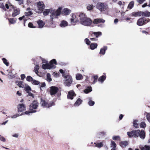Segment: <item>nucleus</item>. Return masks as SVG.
I'll use <instances>...</instances> for the list:
<instances>
[{"mask_svg": "<svg viewBox=\"0 0 150 150\" xmlns=\"http://www.w3.org/2000/svg\"><path fill=\"white\" fill-rule=\"evenodd\" d=\"M95 144H96L95 146L96 147H97L98 148H100L103 146V142H100L99 143H95Z\"/></svg>", "mask_w": 150, "mask_h": 150, "instance_id": "nucleus-36", "label": "nucleus"}, {"mask_svg": "<svg viewBox=\"0 0 150 150\" xmlns=\"http://www.w3.org/2000/svg\"><path fill=\"white\" fill-rule=\"evenodd\" d=\"M146 118L148 121L150 122V113H148L147 114Z\"/></svg>", "mask_w": 150, "mask_h": 150, "instance_id": "nucleus-52", "label": "nucleus"}, {"mask_svg": "<svg viewBox=\"0 0 150 150\" xmlns=\"http://www.w3.org/2000/svg\"><path fill=\"white\" fill-rule=\"evenodd\" d=\"M37 23L39 25V28H42L45 24V23L41 20H39L37 21Z\"/></svg>", "mask_w": 150, "mask_h": 150, "instance_id": "nucleus-21", "label": "nucleus"}, {"mask_svg": "<svg viewBox=\"0 0 150 150\" xmlns=\"http://www.w3.org/2000/svg\"><path fill=\"white\" fill-rule=\"evenodd\" d=\"M132 14V16L134 17L141 16V12L138 11L137 12H133Z\"/></svg>", "mask_w": 150, "mask_h": 150, "instance_id": "nucleus-27", "label": "nucleus"}, {"mask_svg": "<svg viewBox=\"0 0 150 150\" xmlns=\"http://www.w3.org/2000/svg\"><path fill=\"white\" fill-rule=\"evenodd\" d=\"M12 136L16 138H18V134L17 133L14 134L12 135Z\"/></svg>", "mask_w": 150, "mask_h": 150, "instance_id": "nucleus-61", "label": "nucleus"}, {"mask_svg": "<svg viewBox=\"0 0 150 150\" xmlns=\"http://www.w3.org/2000/svg\"><path fill=\"white\" fill-rule=\"evenodd\" d=\"M134 2L133 1H131L129 4L127 8H128L131 9H132L134 6Z\"/></svg>", "mask_w": 150, "mask_h": 150, "instance_id": "nucleus-30", "label": "nucleus"}, {"mask_svg": "<svg viewBox=\"0 0 150 150\" xmlns=\"http://www.w3.org/2000/svg\"><path fill=\"white\" fill-rule=\"evenodd\" d=\"M96 7L101 12H105L107 11L108 9V6L102 3H98L96 5Z\"/></svg>", "mask_w": 150, "mask_h": 150, "instance_id": "nucleus-6", "label": "nucleus"}, {"mask_svg": "<svg viewBox=\"0 0 150 150\" xmlns=\"http://www.w3.org/2000/svg\"><path fill=\"white\" fill-rule=\"evenodd\" d=\"M21 79L22 80H23L25 78V76L24 74H22L21 76Z\"/></svg>", "mask_w": 150, "mask_h": 150, "instance_id": "nucleus-59", "label": "nucleus"}, {"mask_svg": "<svg viewBox=\"0 0 150 150\" xmlns=\"http://www.w3.org/2000/svg\"><path fill=\"white\" fill-rule=\"evenodd\" d=\"M93 34L96 38H98L99 36H101L102 35V33L100 32H94Z\"/></svg>", "mask_w": 150, "mask_h": 150, "instance_id": "nucleus-38", "label": "nucleus"}, {"mask_svg": "<svg viewBox=\"0 0 150 150\" xmlns=\"http://www.w3.org/2000/svg\"><path fill=\"white\" fill-rule=\"evenodd\" d=\"M146 21L143 18L139 19L137 21V24L138 25L141 26L146 23Z\"/></svg>", "mask_w": 150, "mask_h": 150, "instance_id": "nucleus-15", "label": "nucleus"}, {"mask_svg": "<svg viewBox=\"0 0 150 150\" xmlns=\"http://www.w3.org/2000/svg\"><path fill=\"white\" fill-rule=\"evenodd\" d=\"M119 137L118 136H114L112 137V139L113 140H116L119 138Z\"/></svg>", "mask_w": 150, "mask_h": 150, "instance_id": "nucleus-62", "label": "nucleus"}, {"mask_svg": "<svg viewBox=\"0 0 150 150\" xmlns=\"http://www.w3.org/2000/svg\"><path fill=\"white\" fill-rule=\"evenodd\" d=\"M93 78L94 79V80L93 82V84H95L97 81L98 76L97 75H95L93 76Z\"/></svg>", "mask_w": 150, "mask_h": 150, "instance_id": "nucleus-45", "label": "nucleus"}, {"mask_svg": "<svg viewBox=\"0 0 150 150\" xmlns=\"http://www.w3.org/2000/svg\"><path fill=\"white\" fill-rule=\"evenodd\" d=\"M150 147L149 146L145 145L144 147L141 149V150H149ZM135 150H139L138 149H136Z\"/></svg>", "mask_w": 150, "mask_h": 150, "instance_id": "nucleus-39", "label": "nucleus"}, {"mask_svg": "<svg viewBox=\"0 0 150 150\" xmlns=\"http://www.w3.org/2000/svg\"><path fill=\"white\" fill-rule=\"evenodd\" d=\"M39 86L40 87V89H41V88L44 87L45 86V82L42 83L40 82Z\"/></svg>", "mask_w": 150, "mask_h": 150, "instance_id": "nucleus-51", "label": "nucleus"}, {"mask_svg": "<svg viewBox=\"0 0 150 150\" xmlns=\"http://www.w3.org/2000/svg\"><path fill=\"white\" fill-rule=\"evenodd\" d=\"M20 116V115L18 114H16L15 115H13L11 116V118L13 119L17 117Z\"/></svg>", "mask_w": 150, "mask_h": 150, "instance_id": "nucleus-53", "label": "nucleus"}, {"mask_svg": "<svg viewBox=\"0 0 150 150\" xmlns=\"http://www.w3.org/2000/svg\"><path fill=\"white\" fill-rule=\"evenodd\" d=\"M18 112H22L26 110V106L23 103L20 104L18 106Z\"/></svg>", "mask_w": 150, "mask_h": 150, "instance_id": "nucleus-13", "label": "nucleus"}, {"mask_svg": "<svg viewBox=\"0 0 150 150\" xmlns=\"http://www.w3.org/2000/svg\"><path fill=\"white\" fill-rule=\"evenodd\" d=\"M145 133L144 130H141L139 134L140 137L142 139H144L145 138Z\"/></svg>", "mask_w": 150, "mask_h": 150, "instance_id": "nucleus-20", "label": "nucleus"}, {"mask_svg": "<svg viewBox=\"0 0 150 150\" xmlns=\"http://www.w3.org/2000/svg\"><path fill=\"white\" fill-rule=\"evenodd\" d=\"M70 12V10L67 8H65L62 11V14L64 15H69Z\"/></svg>", "mask_w": 150, "mask_h": 150, "instance_id": "nucleus-18", "label": "nucleus"}, {"mask_svg": "<svg viewBox=\"0 0 150 150\" xmlns=\"http://www.w3.org/2000/svg\"><path fill=\"white\" fill-rule=\"evenodd\" d=\"M13 11L12 16L13 17H15L20 13V10L19 8L15 7H13Z\"/></svg>", "mask_w": 150, "mask_h": 150, "instance_id": "nucleus-14", "label": "nucleus"}, {"mask_svg": "<svg viewBox=\"0 0 150 150\" xmlns=\"http://www.w3.org/2000/svg\"><path fill=\"white\" fill-rule=\"evenodd\" d=\"M140 133V130H133L131 132H127V134L130 137L136 138L139 136Z\"/></svg>", "mask_w": 150, "mask_h": 150, "instance_id": "nucleus-7", "label": "nucleus"}, {"mask_svg": "<svg viewBox=\"0 0 150 150\" xmlns=\"http://www.w3.org/2000/svg\"><path fill=\"white\" fill-rule=\"evenodd\" d=\"M62 8L59 7L57 10H53L50 12L51 18L52 20L54 18H57V16L60 15Z\"/></svg>", "mask_w": 150, "mask_h": 150, "instance_id": "nucleus-4", "label": "nucleus"}, {"mask_svg": "<svg viewBox=\"0 0 150 150\" xmlns=\"http://www.w3.org/2000/svg\"><path fill=\"white\" fill-rule=\"evenodd\" d=\"M107 47L105 46L102 48L100 50V55H104L105 54V51L107 50Z\"/></svg>", "mask_w": 150, "mask_h": 150, "instance_id": "nucleus-19", "label": "nucleus"}, {"mask_svg": "<svg viewBox=\"0 0 150 150\" xmlns=\"http://www.w3.org/2000/svg\"><path fill=\"white\" fill-rule=\"evenodd\" d=\"M33 112H32L31 111H26L25 112V113L26 115H29L30 113H33Z\"/></svg>", "mask_w": 150, "mask_h": 150, "instance_id": "nucleus-60", "label": "nucleus"}, {"mask_svg": "<svg viewBox=\"0 0 150 150\" xmlns=\"http://www.w3.org/2000/svg\"><path fill=\"white\" fill-rule=\"evenodd\" d=\"M38 107V103L37 101H33L30 105L29 107L30 110L32 112H36V109Z\"/></svg>", "mask_w": 150, "mask_h": 150, "instance_id": "nucleus-9", "label": "nucleus"}, {"mask_svg": "<svg viewBox=\"0 0 150 150\" xmlns=\"http://www.w3.org/2000/svg\"><path fill=\"white\" fill-rule=\"evenodd\" d=\"M76 96V94L73 91H69L67 95L68 99H72L74 96Z\"/></svg>", "mask_w": 150, "mask_h": 150, "instance_id": "nucleus-16", "label": "nucleus"}, {"mask_svg": "<svg viewBox=\"0 0 150 150\" xmlns=\"http://www.w3.org/2000/svg\"><path fill=\"white\" fill-rule=\"evenodd\" d=\"M88 99L89 100V101L88 103V105L90 106H93L94 104V102L91 100V98H89Z\"/></svg>", "mask_w": 150, "mask_h": 150, "instance_id": "nucleus-41", "label": "nucleus"}, {"mask_svg": "<svg viewBox=\"0 0 150 150\" xmlns=\"http://www.w3.org/2000/svg\"><path fill=\"white\" fill-rule=\"evenodd\" d=\"M118 21V20L116 18L115 19L114 21V23L115 24L117 23Z\"/></svg>", "mask_w": 150, "mask_h": 150, "instance_id": "nucleus-64", "label": "nucleus"}, {"mask_svg": "<svg viewBox=\"0 0 150 150\" xmlns=\"http://www.w3.org/2000/svg\"><path fill=\"white\" fill-rule=\"evenodd\" d=\"M31 83L33 84L36 85H39L40 83V82L34 79L33 80Z\"/></svg>", "mask_w": 150, "mask_h": 150, "instance_id": "nucleus-43", "label": "nucleus"}, {"mask_svg": "<svg viewBox=\"0 0 150 150\" xmlns=\"http://www.w3.org/2000/svg\"><path fill=\"white\" fill-rule=\"evenodd\" d=\"M45 8V5L42 2H38L37 4V9L35 10L36 12L41 13Z\"/></svg>", "mask_w": 150, "mask_h": 150, "instance_id": "nucleus-8", "label": "nucleus"}, {"mask_svg": "<svg viewBox=\"0 0 150 150\" xmlns=\"http://www.w3.org/2000/svg\"><path fill=\"white\" fill-rule=\"evenodd\" d=\"M50 9H45L43 11V14L44 16H47L48 14L50 12Z\"/></svg>", "mask_w": 150, "mask_h": 150, "instance_id": "nucleus-34", "label": "nucleus"}, {"mask_svg": "<svg viewBox=\"0 0 150 150\" xmlns=\"http://www.w3.org/2000/svg\"><path fill=\"white\" fill-rule=\"evenodd\" d=\"M116 147V144L115 142L113 141H111V150H115Z\"/></svg>", "mask_w": 150, "mask_h": 150, "instance_id": "nucleus-24", "label": "nucleus"}, {"mask_svg": "<svg viewBox=\"0 0 150 150\" xmlns=\"http://www.w3.org/2000/svg\"><path fill=\"white\" fill-rule=\"evenodd\" d=\"M28 26L29 27L32 28H34L35 27L33 25V24L31 22H30L28 24Z\"/></svg>", "mask_w": 150, "mask_h": 150, "instance_id": "nucleus-49", "label": "nucleus"}, {"mask_svg": "<svg viewBox=\"0 0 150 150\" xmlns=\"http://www.w3.org/2000/svg\"><path fill=\"white\" fill-rule=\"evenodd\" d=\"M94 6L93 5H90L89 4L87 6V9L88 10L91 11L93 9Z\"/></svg>", "mask_w": 150, "mask_h": 150, "instance_id": "nucleus-40", "label": "nucleus"}, {"mask_svg": "<svg viewBox=\"0 0 150 150\" xmlns=\"http://www.w3.org/2000/svg\"><path fill=\"white\" fill-rule=\"evenodd\" d=\"M90 49L92 50H93L96 48L97 47V44L96 43H91L90 46Z\"/></svg>", "mask_w": 150, "mask_h": 150, "instance_id": "nucleus-25", "label": "nucleus"}, {"mask_svg": "<svg viewBox=\"0 0 150 150\" xmlns=\"http://www.w3.org/2000/svg\"><path fill=\"white\" fill-rule=\"evenodd\" d=\"M27 12L25 13V15L23 16L22 17H19V19L20 21L23 20L24 21V25L25 24V22L27 19L26 16H29L33 14V13L31 11V9L30 8H28L26 10Z\"/></svg>", "mask_w": 150, "mask_h": 150, "instance_id": "nucleus-5", "label": "nucleus"}, {"mask_svg": "<svg viewBox=\"0 0 150 150\" xmlns=\"http://www.w3.org/2000/svg\"><path fill=\"white\" fill-rule=\"evenodd\" d=\"M53 64H57L56 61L54 59L51 60L48 63L43 64L42 67V68L45 69H54L56 67V66Z\"/></svg>", "mask_w": 150, "mask_h": 150, "instance_id": "nucleus-2", "label": "nucleus"}, {"mask_svg": "<svg viewBox=\"0 0 150 150\" xmlns=\"http://www.w3.org/2000/svg\"><path fill=\"white\" fill-rule=\"evenodd\" d=\"M39 69V67L38 65H36L34 69V71L36 73H37L38 72V71Z\"/></svg>", "mask_w": 150, "mask_h": 150, "instance_id": "nucleus-48", "label": "nucleus"}, {"mask_svg": "<svg viewBox=\"0 0 150 150\" xmlns=\"http://www.w3.org/2000/svg\"><path fill=\"white\" fill-rule=\"evenodd\" d=\"M79 17L81 24L86 26H89L91 25L92 22L91 20L87 18L84 14L80 13L79 14Z\"/></svg>", "mask_w": 150, "mask_h": 150, "instance_id": "nucleus-1", "label": "nucleus"}, {"mask_svg": "<svg viewBox=\"0 0 150 150\" xmlns=\"http://www.w3.org/2000/svg\"><path fill=\"white\" fill-rule=\"evenodd\" d=\"M141 15L142 16L148 17L150 16V12L147 11H145L143 12H141Z\"/></svg>", "mask_w": 150, "mask_h": 150, "instance_id": "nucleus-22", "label": "nucleus"}, {"mask_svg": "<svg viewBox=\"0 0 150 150\" xmlns=\"http://www.w3.org/2000/svg\"><path fill=\"white\" fill-rule=\"evenodd\" d=\"M40 103L41 104L42 106L45 107L46 108H49L51 107L52 105H55L54 103L53 102L48 103L45 101L42 100H41Z\"/></svg>", "mask_w": 150, "mask_h": 150, "instance_id": "nucleus-11", "label": "nucleus"}, {"mask_svg": "<svg viewBox=\"0 0 150 150\" xmlns=\"http://www.w3.org/2000/svg\"><path fill=\"white\" fill-rule=\"evenodd\" d=\"M0 140L1 141H3L4 142H5L6 141L5 139L3 137L1 136L0 137Z\"/></svg>", "mask_w": 150, "mask_h": 150, "instance_id": "nucleus-57", "label": "nucleus"}, {"mask_svg": "<svg viewBox=\"0 0 150 150\" xmlns=\"http://www.w3.org/2000/svg\"><path fill=\"white\" fill-rule=\"evenodd\" d=\"M128 144L127 141H123L121 142L120 143V146L122 147H124L126 146Z\"/></svg>", "mask_w": 150, "mask_h": 150, "instance_id": "nucleus-31", "label": "nucleus"}, {"mask_svg": "<svg viewBox=\"0 0 150 150\" xmlns=\"http://www.w3.org/2000/svg\"><path fill=\"white\" fill-rule=\"evenodd\" d=\"M50 88V93L51 96L56 94L58 90V88L54 86H51Z\"/></svg>", "mask_w": 150, "mask_h": 150, "instance_id": "nucleus-12", "label": "nucleus"}, {"mask_svg": "<svg viewBox=\"0 0 150 150\" xmlns=\"http://www.w3.org/2000/svg\"><path fill=\"white\" fill-rule=\"evenodd\" d=\"M82 101L80 99H78L74 104L75 106H78L81 104Z\"/></svg>", "mask_w": 150, "mask_h": 150, "instance_id": "nucleus-28", "label": "nucleus"}, {"mask_svg": "<svg viewBox=\"0 0 150 150\" xmlns=\"http://www.w3.org/2000/svg\"><path fill=\"white\" fill-rule=\"evenodd\" d=\"M106 79V77L105 76H102L99 78L98 79L99 81L101 82L102 83Z\"/></svg>", "mask_w": 150, "mask_h": 150, "instance_id": "nucleus-29", "label": "nucleus"}, {"mask_svg": "<svg viewBox=\"0 0 150 150\" xmlns=\"http://www.w3.org/2000/svg\"><path fill=\"white\" fill-rule=\"evenodd\" d=\"M140 4H142L143 3L145 0H136Z\"/></svg>", "mask_w": 150, "mask_h": 150, "instance_id": "nucleus-55", "label": "nucleus"}, {"mask_svg": "<svg viewBox=\"0 0 150 150\" xmlns=\"http://www.w3.org/2000/svg\"><path fill=\"white\" fill-rule=\"evenodd\" d=\"M105 21L102 18H98L94 19L93 22L94 24H98L100 23H104Z\"/></svg>", "mask_w": 150, "mask_h": 150, "instance_id": "nucleus-17", "label": "nucleus"}, {"mask_svg": "<svg viewBox=\"0 0 150 150\" xmlns=\"http://www.w3.org/2000/svg\"><path fill=\"white\" fill-rule=\"evenodd\" d=\"M85 42L86 43L87 45H90V43H91L90 41L89 40V39L87 38H86L84 40Z\"/></svg>", "mask_w": 150, "mask_h": 150, "instance_id": "nucleus-50", "label": "nucleus"}, {"mask_svg": "<svg viewBox=\"0 0 150 150\" xmlns=\"http://www.w3.org/2000/svg\"><path fill=\"white\" fill-rule=\"evenodd\" d=\"M67 22L64 21H62L60 24V26L62 27H64L67 26Z\"/></svg>", "mask_w": 150, "mask_h": 150, "instance_id": "nucleus-23", "label": "nucleus"}, {"mask_svg": "<svg viewBox=\"0 0 150 150\" xmlns=\"http://www.w3.org/2000/svg\"><path fill=\"white\" fill-rule=\"evenodd\" d=\"M63 76L64 78V83L65 86H69L72 82V77L69 75L63 74Z\"/></svg>", "mask_w": 150, "mask_h": 150, "instance_id": "nucleus-3", "label": "nucleus"}, {"mask_svg": "<svg viewBox=\"0 0 150 150\" xmlns=\"http://www.w3.org/2000/svg\"><path fill=\"white\" fill-rule=\"evenodd\" d=\"M17 94L19 96H21V93L19 91H18L17 92Z\"/></svg>", "mask_w": 150, "mask_h": 150, "instance_id": "nucleus-63", "label": "nucleus"}, {"mask_svg": "<svg viewBox=\"0 0 150 150\" xmlns=\"http://www.w3.org/2000/svg\"><path fill=\"white\" fill-rule=\"evenodd\" d=\"M26 79L28 81H31V82L33 80V78L30 76H27L26 78Z\"/></svg>", "mask_w": 150, "mask_h": 150, "instance_id": "nucleus-46", "label": "nucleus"}, {"mask_svg": "<svg viewBox=\"0 0 150 150\" xmlns=\"http://www.w3.org/2000/svg\"><path fill=\"white\" fill-rule=\"evenodd\" d=\"M11 24H14L16 23L17 19L16 18H11L8 19Z\"/></svg>", "mask_w": 150, "mask_h": 150, "instance_id": "nucleus-32", "label": "nucleus"}, {"mask_svg": "<svg viewBox=\"0 0 150 150\" xmlns=\"http://www.w3.org/2000/svg\"><path fill=\"white\" fill-rule=\"evenodd\" d=\"M2 60L4 63L7 66H8L9 65L8 63L7 62V60L5 58H3Z\"/></svg>", "mask_w": 150, "mask_h": 150, "instance_id": "nucleus-44", "label": "nucleus"}, {"mask_svg": "<svg viewBox=\"0 0 150 150\" xmlns=\"http://www.w3.org/2000/svg\"><path fill=\"white\" fill-rule=\"evenodd\" d=\"M138 121L137 120H134L133 122V126L136 128L138 127V124L137 123Z\"/></svg>", "mask_w": 150, "mask_h": 150, "instance_id": "nucleus-42", "label": "nucleus"}, {"mask_svg": "<svg viewBox=\"0 0 150 150\" xmlns=\"http://www.w3.org/2000/svg\"><path fill=\"white\" fill-rule=\"evenodd\" d=\"M78 17L79 18V15H78L77 14H72L70 19L71 23L74 24V23L78 22L79 20Z\"/></svg>", "mask_w": 150, "mask_h": 150, "instance_id": "nucleus-10", "label": "nucleus"}, {"mask_svg": "<svg viewBox=\"0 0 150 150\" xmlns=\"http://www.w3.org/2000/svg\"><path fill=\"white\" fill-rule=\"evenodd\" d=\"M147 6H148L150 7V4H149L147 5V3H145L143 5H142V7L143 8H144V7H146Z\"/></svg>", "mask_w": 150, "mask_h": 150, "instance_id": "nucleus-58", "label": "nucleus"}, {"mask_svg": "<svg viewBox=\"0 0 150 150\" xmlns=\"http://www.w3.org/2000/svg\"><path fill=\"white\" fill-rule=\"evenodd\" d=\"M47 80L49 82L51 81L52 80V79L51 77V75L49 73L47 74Z\"/></svg>", "mask_w": 150, "mask_h": 150, "instance_id": "nucleus-37", "label": "nucleus"}, {"mask_svg": "<svg viewBox=\"0 0 150 150\" xmlns=\"http://www.w3.org/2000/svg\"><path fill=\"white\" fill-rule=\"evenodd\" d=\"M27 93H28V96H31L33 98H34V96L31 93L29 92V91H27Z\"/></svg>", "mask_w": 150, "mask_h": 150, "instance_id": "nucleus-56", "label": "nucleus"}, {"mask_svg": "<svg viewBox=\"0 0 150 150\" xmlns=\"http://www.w3.org/2000/svg\"><path fill=\"white\" fill-rule=\"evenodd\" d=\"M140 126L141 128H144L146 126L145 123L144 122H142L140 124Z\"/></svg>", "mask_w": 150, "mask_h": 150, "instance_id": "nucleus-47", "label": "nucleus"}, {"mask_svg": "<svg viewBox=\"0 0 150 150\" xmlns=\"http://www.w3.org/2000/svg\"><path fill=\"white\" fill-rule=\"evenodd\" d=\"M92 91V89L91 87H88L84 91V92L86 93H88L89 92H91Z\"/></svg>", "mask_w": 150, "mask_h": 150, "instance_id": "nucleus-33", "label": "nucleus"}, {"mask_svg": "<svg viewBox=\"0 0 150 150\" xmlns=\"http://www.w3.org/2000/svg\"><path fill=\"white\" fill-rule=\"evenodd\" d=\"M83 77L82 75L80 74H77L76 76V79L77 80H80L82 79Z\"/></svg>", "mask_w": 150, "mask_h": 150, "instance_id": "nucleus-35", "label": "nucleus"}, {"mask_svg": "<svg viewBox=\"0 0 150 150\" xmlns=\"http://www.w3.org/2000/svg\"><path fill=\"white\" fill-rule=\"evenodd\" d=\"M16 83L17 84V85L19 87H21L23 88L24 87V85L23 83V81H16Z\"/></svg>", "mask_w": 150, "mask_h": 150, "instance_id": "nucleus-26", "label": "nucleus"}, {"mask_svg": "<svg viewBox=\"0 0 150 150\" xmlns=\"http://www.w3.org/2000/svg\"><path fill=\"white\" fill-rule=\"evenodd\" d=\"M25 87V89L26 90V91H30L31 90V88L29 86H27Z\"/></svg>", "mask_w": 150, "mask_h": 150, "instance_id": "nucleus-54", "label": "nucleus"}]
</instances>
